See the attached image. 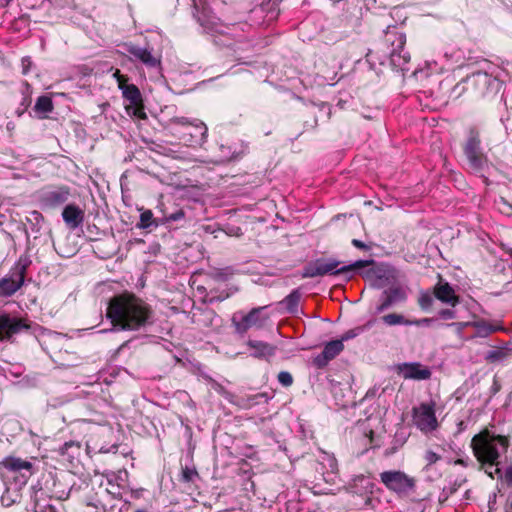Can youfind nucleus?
<instances>
[{
	"instance_id": "obj_25",
	"label": "nucleus",
	"mask_w": 512,
	"mask_h": 512,
	"mask_svg": "<svg viewBox=\"0 0 512 512\" xmlns=\"http://www.w3.org/2000/svg\"><path fill=\"white\" fill-rule=\"evenodd\" d=\"M400 297V291L398 289L390 292L385 291L381 297V303L377 306L376 311L378 313L386 310L394 301Z\"/></svg>"
},
{
	"instance_id": "obj_20",
	"label": "nucleus",
	"mask_w": 512,
	"mask_h": 512,
	"mask_svg": "<svg viewBox=\"0 0 512 512\" xmlns=\"http://www.w3.org/2000/svg\"><path fill=\"white\" fill-rule=\"evenodd\" d=\"M31 328L27 322H0V340H11L15 334Z\"/></svg>"
},
{
	"instance_id": "obj_45",
	"label": "nucleus",
	"mask_w": 512,
	"mask_h": 512,
	"mask_svg": "<svg viewBox=\"0 0 512 512\" xmlns=\"http://www.w3.org/2000/svg\"><path fill=\"white\" fill-rule=\"evenodd\" d=\"M443 315H444V316H447V317H453V314H452V312H451L450 310H446V311H444V312H443Z\"/></svg>"
},
{
	"instance_id": "obj_43",
	"label": "nucleus",
	"mask_w": 512,
	"mask_h": 512,
	"mask_svg": "<svg viewBox=\"0 0 512 512\" xmlns=\"http://www.w3.org/2000/svg\"><path fill=\"white\" fill-rule=\"evenodd\" d=\"M455 464L456 465H462V466H467V462L463 459H457L455 460Z\"/></svg>"
},
{
	"instance_id": "obj_47",
	"label": "nucleus",
	"mask_w": 512,
	"mask_h": 512,
	"mask_svg": "<svg viewBox=\"0 0 512 512\" xmlns=\"http://www.w3.org/2000/svg\"><path fill=\"white\" fill-rule=\"evenodd\" d=\"M60 360H61L60 355H59V354H56V355H55V359H54V361H55V362H58V361H60Z\"/></svg>"
},
{
	"instance_id": "obj_39",
	"label": "nucleus",
	"mask_w": 512,
	"mask_h": 512,
	"mask_svg": "<svg viewBox=\"0 0 512 512\" xmlns=\"http://www.w3.org/2000/svg\"><path fill=\"white\" fill-rule=\"evenodd\" d=\"M1 503L5 507H9L14 503V500L9 497V489L7 488L1 496Z\"/></svg>"
},
{
	"instance_id": "obj_3",
	"label": "nucleus",
	"mask_w": 512,
	"mask_h": 512,
	"mask_svg": "<svg viewBox=\"0 0 512 512\" xmlns=\"http://www.w3.org/2000/svg\"><path fill=\"white\" fill-rule=\"evenodd\" d=\"M372 263L373 261L371 260H358L349 265H341V262L335 259H317L305 267L303 277L314 278L324 275H345L347 278H350L352 272L369 266Z\"/></svg>"
},
{
	"instance_id": "obj_10",
	"label": "nucleus",
	"mask_w": 512,
	"mask_h": 512,
	"mask_svg": "<svg viewBox=\"0 0 512 512\" xmlns=\"http://www.w3.org/2000/svg\"><path fill=\"white\" fill-rule=\"evenodd\" d=\"M385 42L391 45L389 52L391 64L397 69L404 70V66L410 61V54L404 50L405 34L393 28L386 31Z\"/></svg>"
},
{
	"instance_id": "obj_18",
	"label": "nucleus",
	"mask_w": 512,
	"mask_h": 512,
	"mask_svg": "<svg viewBox=\"0 0 512 512\" xmlns=\"http://www.w3.org/2000/svg\"><path fill=\"white\" fill-rule=\"evenodd\" d=\"M127 51L136 60L143 63L148 68H156L160 65V58L157 56H154L149 49L142 48V47L135 46V45H130L127 48Z\"/></svg>"
},
{
	"instance_id": "obj_21",
	"label": "nucleus",
	"mask_w": 512,
	"mask_h": 512,
	"mask_svg": "<svg viewBox=\"0 0 512 512\" xmlns=\"http://www.w3.org/2000/svg\"><path fill=\"white\" fill-rule=\"evenodd\" d=\"M301 296L302 294L298 289L293 290L286 298L277 304V309L283 313L296 316Z\"/></svg>"
},
{
	"instance_id": "obj_8",
	"label": "nucleus",
	"mask_w": 512,
	"mask_h": 512,
	"mask_svg": "<svg viewBox=\"0 0 512 512\" xmlns=\"http://www.w3.org/2000/svg\"><path fill=\"white\" fill-rule=\"evenodd\" d=\"M435 413V401L431 400L429 402H422L418 406L412 408L413 424L424 434L432 433L439 427V422Z\"/></svg>"
},
{
	"instance_id": "obj_9",
	"label": "nucleus",
	"mask_w": 512,
	"mask_h": 512,
	"mask_svg": "<svg viewBox=\"0 0 512 512\" xmlns=\"http://www.w3.org/2000/svg\"><path fill=\"white\" fill-rule=\"evenodd\" d=\"M380 480L391 492L407 496L414 491L416 480L401 470H388L380 473Z\"/></svg>"
},
{
	"instance_id": "obj_26",
	"label": "nucleus",
	"mask_w": 512,
	"mask_h": 512,
	"mask_svg": "<svg viewBox=\"0 0 512 512\" xmlns=\"http://www.w3.org/2000/svg\"><path fill=\"white\" fill-rule=\"evenodd\" d=\"M161 218H154L151 210H144L140 215L139 227L143 229L150 228L152 226L158 227L162 225Z\"/></svg>"
},
{
	"instance_id": "obj_35",
	"label": "nucleus",
	"mask_w": 512,
	"mask_h": 512,
	"mask_svg": "<svg viewBox=\"0 0 512 512\" xmlns=\"http://www.w3.org/2000/svg\"><path fill=\"white\" fill-rule=\"evenodd\" d=\"M235 331L239 334H244L251 326L252 324H255L256 322H233Z\"/></svg>"
},
{
	"instance_id": "obj_4",
	"label": "nucleus",
	"mask_w": 512,
	"mask_h": 512,
	"mask_svg": "<svg viewBox=\"0 0 512 512\" xmlns=\"http://www.w3.org/2000/svg\"><path fill=\"white\" fill-rule=\"evenodd\" d=\"M469 168L478 175L483 176L490 167L487 156L482 152L479 132L472 128L463 147Z\"/></svg>"
},
{
	"instance_id": "obj_6",
	"label": "nucleus",
	"mask_w": 512,
	"mask_h": 512,
	"mask_svg": "<svg viewBox=\"0 0 512 512\" xmlns=\"http://www.w3.org/2000/svg\"><path fill=\"white\" fill-rule=\"evenodd\" d=\"M30 257L23 254L12 267L10 274L0 281V296L15 294L24 284L27 269L31 265Z\"/></svg>"
},
{
	"instance_id": "obj_14",
	"label": "nucleus",
	"mask_w": 512,
	"mask_h": 512,
	"mask_svg": "<svg viewBox=\"0 0 512 512\" xmlns=\"http://www.w3.org/2000/svg\"><path fill=\"white\" fill-rule=\"evenodd\" d=\"M113 77L118 83V88L122 91L123 98L135 108V115H139L137 111L142 108V96L139 88L134 84H129V78L121 74L120 70L116 69Z\"/></svg>"
},
{
	"instance_id": "obj_15",
	"label": "nucleus",
	"mask_w": 512,
	"mask_h": 512,
	"mask_svg": "<svg viewBox=\"0 0 512 512\" xmlns=\"http://www.w3.org/2000/svg\"><path fill=\"white\" fill-rule=\"evenodd\" d=\"M349 490L353 494L365 497V506L374 507V500L370 495L375 490V483L370 477L364 475L356 476L349 483Z\"/></svg>"
},
{
	"instance_id": "obj_36",
	"label": "nucleus",
	"mask_w": 512,
	"mask_h": 512,
	"mask_svg": "<svg viewBox=\"0 0 512 512\" xmlns=\"http://www.w3.org/2000/svg\"><path fill=\"white\" fill-rule=\"evenodd\" d=\"M424 459L427 462V465H432V464L436 463L437 461H439L441 459V457L437 453H435L431 450H428L425 452Z\"/></svg>"
},
{
	"instance_id": "obj_53",
	"label": "nucleus",
	"mask_w": 512,
	"mask_h": 512,
	"mask_svg": "<svg viewBox=\"0 0 512 512\" xmlns=\"http://www.w3.org/2000/svg\"><path fill=\"white\" fill-rule=\"evenodd\" d=\"M408 323H409V324H412L413 322H412V321H409ZM416 323L418 324L419 322H416Z\"/></svg>"
},
{
	"instance_id": "obj_38",
	"label": "nucleus",
	"mask_w": 512,
	"mask_h": 512,
	"mask_svg": "<svg viewBox=\"0 0 512 512\" xmlns=\"http://www.w3.org/2000/svg\"><path fill=\"white\" fill-rule=\"evenodd\" d=\"M263 399L264 402H267V396L265 393H258L256 395H253L249 398V405L252 406V405H256V404H259L260 403V400Z\"/></svg>"
},
{
	"instance_id": "obj_17",
	"label": "nucleus",
	"mask_w": 512,
	"mask_h": 512,
	"mask_svg": "<svg viewBox=\"0 0 512 512\" xmlns=\"http://www.w3.org/2000/svg\"><path fill=\"white\" fill-rule=\"evenodd\" d=\"M434 295L438 300L452 307L459 302V297L456 295L455 290L448 282L443 281L441 278L434 287Z\"/></svg>"
},
{
	"instance_id": "obj_42",
	"label": "nucleus",
	"mask_w": 512,
	"mask_h": 512,
	"mask_svg": "<svg viewBox=\"0 0 512 512\" xmlns=\"http://www.w3.org/2000/svg\"><path fill=\"white\" fill-rule=\"evenodd\" d=\"M74 445L73 442H66L64 443V445L61 447V452L62 453H65L66 450L69 448V447H72Z\"/></svg>"
},
{
	"instance_id": "obj_46",
	"label": "nucleus",
	"mask_w": 512,
	"mask_h": 512,
	"mask_svg": "<svg viewBox=\"0 0 512 512\" xmlns=\"http://www.w3.org/2000/svg\"><path fill=\"white\" fill-rule=\"evenodd\" d=\"M26 62H27L28 64H30V61H29V60H27V59H23V60H22L23 67H25V63H26ZM23 72H24V73H27L26 68H24V69H23Z\"/></svg>"
},
{
	"instance_id": "obj_12",
	"label": "nucleus",
	"mask_w": 512,
	"mask_h": 512,
	"mask_svg": "<svg viewBox=\"0 0 512 512\" xmlns=\"http://www.w3.org/2000/svg\"><path fill=\"white\" fill-rule=\"evenodd\" d=\"M70 197V188L67 186L47 187L38 194L41 208H55L65 203Z\"/></svg>"
},
{
	"instance_id": "obj_31",
	"label": "nucleus",
	"mask_w": 512,
	"mask_h": 512,
	"mask_svg": "<svg viewBox=\"0 0 512 512\" xmlns=\"http://www.w3.org/2000/svg\"><path fill=\"white\" fill-rule=\"evenodd\" d=\"M146 322H111L113 330H126V329H138L142 324Z\"/></svg>"
},
{
	"instance_id": "obj_1",
	"label": "nucleus",
	"mask_w": 512,
	"mask_h": 512,
	"mask_svg": "<svg viewBox=\"0 0 512 512\" xmlns=\"http://www.w3.org/2000/svg\"><path fill=\"white\" fill-rule=\"evenodd\" d=\"M509 446V439L503 435H494L484 429L476 434L471 440V448L477 461L486 472L499 466L501 452H506Z\"/></svg>"
},
{
	"instance_id": "obj_52",
	"label": "nucleus",
	"mask_w": 512,
	"mask_h": 512,
	"mask_svg": "<svg viewBox=\"0 0 512 512\" xmlns=\"http://www.w3.org/2000/svg\"><path fill=\"white\" fill-rule=\"evenodd\" d=\"M7 3H10L12 0H5Z\"/></svg>"
},
{
	"instance_id": "obj_37",
	"label": "nucleus",
	"mask_w": 512,
	"mask_h": 512,
	"mask_svg": "<svg viewBox=\"0 0 512 512\" xmlns=\"http://www.w3.org/2000/svg\"><path fill=\"white\" fill-rule=\"evenodd\" d=\"M432 301H433V298L428 293L422 294L419 298V303H420L421 307L425 308V309L431 305Z\"/></svg>"
},
{
	"instance_id": "obj_34",
	"label": "nucleus",
	"mask_w": 512,
	"mask_h": 512,
	"mask_svg": "<svg viewBox=\"0 0 512 512\" xmlns=\"http://www.w3.org/2000/svg\"><path fill=\"white\" fill-rule=\"evenodd\" d=\"M506 354L501 350H491L488 352L486 359L490 362L501 361L505 358Z\"/></svg>"
},
{
	"instance_id": "obj_16",
	"label": "nucleus",
	"mask_w": 512,
	"mask_h": 512,
	"mask_svg": "<svg viewBox=\"0 0 512 512\" xmlns=\"http://www.w3.org/2000/svg\"><path fill=\"white\" fill-rule=\"evenodd\" d=\"M397 372L405 379L426 380L431 377V371L418 362L399 364Z\"/></svg>"
},
{
	"instance_id": "obj_23",
	"label": "nucleus",
	"mask_w": 512,
	"mask_h": 512,
	"mask_svg": "<svg viewBox=\"0 0 512 512\" xmlns=\"http://www.w3.org/2000/svg\"><path fill=\"white\" fill-rule=\"evenodd\" d=\"M247 344L251 349L254 350L251 353V355L255 358L267 359L271 356H274L275 354V347L268 343L256 340H249Z\"/></svg>"
},
{
	"instance_id": "obj_22",
	"label": "nucleus",
	"mask_w": 512,
	"mask_h": 512,
	"mask_svg": "<svg viewBox=\"0 0 512 512\" xmlns=\"http://www.w3.org/2000/svg\"><path fill=\"white\" fill-rule=\"evenodd\" d=\"M466 82L474 85L478 92L484 95L489 86L494 82V79L488 73L478 71L467 77Z\"/></svg>"
},
{
	"instance_id": "obj_30",
	"label": "nucleus",
	"mask_w": 512,
	"mask_h": 512,
	"mask_svg": "<svg viewBox=\"0 0 512 512\" xmlns=\"http://www.w3.org/2000/svg\"><path fill=\"white\" fill-rule=\"evenodd\" d=\"M197 477H198V472L195 468H193V467L190 468L188 466H185L182 468L181 477H180V480L182 482L189 483V482L194 481V479Z\"/></svg>"
},
{
	"instance_id": "obj_32",
	"label": "nucleus",
	"mask_w": 512,
	"mask_h": 512,
	"mask_svg": "<svg viewBox=\"0 0 512 512\" xmlns=\"http://www.w3.org/2000/svg\"><path fill=\"white\" fill-rule=\"evenodd\" d=\"M184 216L185 213L183 209H178L176 212H173L169 215H163V217L161 218V223L166 224L168 222L179 221L183 219Z\"/></svg>"
},
{
	"instance_id": "obj_41",
	"label": "nucleus",
	"mask_w": 512,
	"mask_h": 512,
	"mask_svg": "<svg viewBox=\"0 0 512 512\" xmlns=\"http://www.w3.org/2000/svg\"><path fill=\"white\" fill-rule=\"evenodd\" d=\"M383 320H392V321H395V320H403L401 316L399 315H396V314H389V315H386L383 317Z\"/></svg>"
},
{
	"instance_id": "obj_24",
	"label": "nucleus",
	"mask_w": 512,
	"mask_h": 512,
	"mask_svg": "<svg viewBox=\"0 0 512 512\" xmlns=\"http://www.w3.org/2000/svg\"><path fill=\"white\" fill-rule=\"evenodd\" d=\"M34 110L40 118H45L46 114L53 110L52 99L46 95L40 96L35 103Z\"/></svg>"
},
{
	"instance_id": "obj_7",
	"label": "nucleus",
	"mask_w": 512,
	"mask_h": 512,
	"mask_svg": "<svg viewBox=\"0 0 512 512\" xmlns=\"http://www.w3.org/2000/svg\"><path fill=\"white\" fill-rule=\"evenodd\" d=\"M366 326L356 327L345 332L340 339L332 340L324 345L320 354L312 360L313 365L318 369L325 368L330 361L336 358L344 349L343 342L350 340L365 330Z\"/></svg>"
},
{
	"instance_id": "obj_33",
	"label": "nucleus",
	"mask_w": 512,
	"mask_h": 512,
	"mask_svg": "<svg viewBox=\"0 0 512 512\" xmlns=\"http://www.w3.org/2000/svg\"><path fill=\"white\" fill-rule=\"evenodd\" d=\"M277 378H278L279 383L282 384L284 387H289L293 384V377L287 371H281L278 374Z\"/></svg>"
},
{
	"instance_id": "obj_19",
	"label": "nucleus",
	"mask_w": 512,
	"mask_h": 512,
	"mask_svg": "<svg viewBox=\"0 0 512 512\" xmlns=\"http://www.w3.org/2000/svg\"><path fill=\"white\" fill-rule=\"evenodd\" d=\"M84 210L74 204L67 205L62 212V217L69 229L78 228L84 221Z\"/></svg>"
},
{
	"instance_id": "obj_29",
	"label": "nucleus",
	"mask_w": 512,
	"mask_h": 512,
	"mask_svg": "<svg viewBox=\"0 0 512 512\" xmlns=\"http://www.w3.org/2000/svg\"><path fill=\"white\" fill-rule=\"evenodd\" d=\"M268 308V306H261L257 308H253L249 313L243 315L241 320H258L259 318H268L269 315L263 314V312Z\"/></svg>"
},
{
	"instance_id": "obj_49",
	"label": "nucleus",
	"mask_w": 512,
	"mask_h": 512,
	"mask_svg": "<svg viewBox=\"0 0 512 512\" xmlns=\"http://www.w3.org/2000/svg\"><path fill=\"white\" fill-rule=\"evenodd\" d=\"M507 254L512 258V248L507 251Z\"/></svg>"
},
{
	"instance_id": "obj_40",
	"label": "nucleus",
	"mask_w": 512,
	"mask_h": 512,
	"mask_svg": "<svg viewBox=\"0 0 512 512\" xmlns=\"http://www.w3.org/2000/svg\"><path fill=\"white\" fill-rule=\"evenodd\" d=\"M352 244L359 249H366L367 246L360 240L353 239Z\"/></svg>"
},
{
	"instance_id": "obj_13",
	"label": "nucleus",
	"mask_w": 512,
	"mask_h": 512,
	"mask_svg": "<svg viewBox=\"0 0 512 512\" xmlns=\"http://www.w3.org/2000/svg\"><path fill=\"white\" fill-rule=\"evenodd\" d=\"M18 474L22 484H26L28 479L34 474V465L32 462L20 457L7 456L0 461V469Z\"/></svg>"
},
{
	"instance_id": "obj_5",
	"label": "nucleus",
	"mask_w": 512,
	"mask_h": 512,
	"mask_svg": "<svg viewBox=\"0 0 512 512\" xmlns=\"http://www.w3.org/2000/svg\"><path fill=\"white\" fill-rule=\"evenodd\" d=\"M195 16L200 25L214 36H233L236 41L244 38L243 27L247 26L246 24H225L219 18L208 15L205 10L201 13L197 11Z\"/></svg>"
},
{
	"instance_id": "obj_51",
	"label": "nucleus",
	"mask_w": 512,
	"mask_h": 512,
	"mask_svg": "<svg viewBox=\"0 0 512 512\" xmlns=\"http://www.w3.org/2000/svg\"><path fill=\"white\" fill-rule=\"evenodd\" d=\"M389 324H398L399 322H394V321H391V322H388Z\"/></svg>"
},
{
	"instance_id": "obj_2",
	"label": "nucleus",
	"mask_w": 512,
	"mask_h": 512,
	"mask_svg": "<svg viewBox=\"0 0 512 512\" xmlns=\"http://www.w3.org/2000/svg\"><path fill=\"white\" fill-rule=\"evenodd\" d=\"M151 307L133 293L124 292L112 297L107 307L109 320H148Z\"/></svg>"
},
{
	"instance_id": "obj_44",
	"label": "nucleus",
	"mask_w": 512,
	"mask_h": 512,
	"mask_svg": "<svg viewBox=\"0 0 512 512\" xmlns=\"http://www.w3.org/2000/svg\"><path fill=\"white\" fill-rule=\"evenodd\" d=\"M0 320L1 321H4V320H11L9 317L7 316H0ZM13 320H22L21 318H14Z\"/></svg>"
},
{
	"instance_id": "obj_11",
	"label": "nucleus",
	"mask_w": 512,
	"mask_h": 512,
	"mask_svg": "<svg viewBox=\"0 0 512 512\" xmlns=\"http://www.w3.org/2000/svg\"><path fill=\"white\" fill-rule=\"evenodd\" d=\"M173 123L184 128L182 139L190 146L202 145L206 141L208 128L198 119L175 117Z\"/></svg>"
},
{
	"instance_id": "obj_48",
	"label": "nucleus",
	"mask_w": 512,
	"mask_h": 512,
	"mask_svg": "<svg viewBox=\"0 0 512 512\" xmlns=\"http://www.w3.org/2000/svg\"><path fill=\"white\" fill-rule=\"evenodd\" d=\"M222 44L225 45V46H231L232 45V43L229 42V41H223Z\"/></svg>"
},
{
	"instance_id": "obj_50",
	"label": "nucleus",
	"mask_w": 512,
	"mask_h": 512,
	"mask_svg": "<svg viewBox=\"0 0 512 512\" xmlns=\"http://www.w3.org/2000/svg\"><path fill=\"white\" fill-rule=\"evenodd\" d=\"M134 512H147V511H146V510H144V509H137V510H136V511H134Z\"/></svg>"
},
{
	"instance_id": "obj_28",
	"label": "nucleus",
	"mask_w": 512,
	"mask_h": 512,
	"mask_svg": "<svg viewBox=\"0 0 512 512\" xmlns=\"http://www.w3.org/2000/svg\"><path fill=\"white\" fill-rule=\"evenodd\" d=\"M486 474L491 478L497 476L498 478L503 479L508 486L512 487V465L508 466L504 473L499 466L495 467L493 470H488V468H486Z\"/></svg>"
},
{
	"instance_id": "obj_27",
	"label": "nucleus",
	"mask_w": 512,
	"mask_h": 512,
	"mask_svg": "<svg viewBox=\"0 0 512 512\" xmlns=\"http://www.w3.org/2000/svg\"><path fill=\"white\" fill-rule=\"evenodd\" d=\"M471 322H465V325L470 324ZM476 328V335L480 337H486L490 333L502 329V326L497 323L492 325L490 322H473Z\"/></svg>"
}]
</instances>
